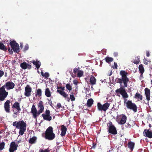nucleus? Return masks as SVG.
Wrapping results in <instances>:
<instances>
[{"instance_id": "obj_13", "label": "nucleus", "mask_w": 152, "mask_h": 152, "mask_svg": "<svg viewBox=\"0 0 152 152\" xmlns=\"http://www.w3.org/2000/svg\"><path fill=\"white\" fill-rule=\"evenodd\" d=\"M145 93L146 96V99L148 101L147 103H149V101L150 99L151 91L148 88H146L145 89Z\"/></svg>"}, {"instance_id": "obj_49", "label": "nucleus", "mask_w": 152, "mask_h": 152, "mask_svg": "<svg viewBox=\"0 0 152 152\" xmlns=\"http://www.w3.org/2000/svg\"><path fill=\"white\" fill-rule=\"evenodd\" d=\"M146 55L147 57H148L150 55V53L148 51H146Z\"/></svg>"}, {"instance_id": "obj_10", "label": "nucleus", "mask_w": 152, "mask_h": 152, "mask_svg": "<svg viewBox=\"0 0 152 152\" xmlns=\"http://www.w3.org/2000/svg\"><path fill=\"white\" fill-rule=\"evenodd\" d=\"M42 116L43 119L46 121H50L52 119V117L50 115V111L49 110H46L45 112V114H42Z\"/></svg>"}, {"instance_id": "obj_1", "label": "nucleus", "mask_w": 152, "mask_h": 152, "mask_svg": "<svg viewBox=\"0 0 152 152\" xmlns=\"http://www.w3.org/2000/svg\"><path fill=\"white\" fill-rule=\"evenodd\" d=\"M120 74L121 76V78L117 77L115 81L116 83H119L120 85L123 83L124 86L116 89L115 92L117 93L120 94L123 98L125 99L128 97V95L125 89V87H127V83L129 81V78L127 77L128 73L124 70H121L120 72Z\"/></svg>"}, {"instance_id": "obj_22", "label": "nucleus", "mask_w": 152, "mask_h": 152, "mask_svg": "<svg viewBox=\"0 0 152 152\" xmlns=\"http://www.w3.org/2000/svg\"><path fill=\"white\" fill-rule=\"evenodd\" d=\"M93 103L94 100L92 99H88L86 105L88 107H91Z\"/></svg>"}, {"instance_id": "obj_27", "label": "nucleus", "mask_w": 152, "mask_h": 152, "mask_svg": "<svg viewBox=\"0 0 152 152\" xmlns=\"http://www.w3.org/2000/svg\"><path fill=\"white\" fill-rule=\"evenodd\" d=\"M0 49L6 51L7 50L6 46H5L4 45L2 42H0Z\"/></svg>"}, {"instance_id": "obj_60", "label": "nucleus", "mask_w": 152, "mask_h": 152, "mask_svg": "<svg viewBox=\"0 0 152 152\" xmlns=\"http://www.w3.org/2000/svg\"><path fill=\"white\" fill-rule=\"evenodd\" d=\"M67 100L68 102H69V98H68Z\"/></svg>"}, {"instance_id": "obj_7", "label": "nucleus", "mask_w": 152, "mask_h": 152, "mask_svg": "<svg viewBox=\"0 0 152 152\" xmlns=\"http://www.w3.org/2000/svg\"><path fill=\"white\" fill-rule=\"evenodd\" d=\"M110 104V103L106 102L102 105L100 102H98L97 104L98 110L99 111L106 112L109 107Z\"/></svg>"}, {"instance_id": "obj_12", "label": "nucleus", "mask_w": 152, "mask_h": 152, "mask_svg": "<svg viewBox=\"0 0 152 152\" xmlns=\"http://www.w3.org/2000/svg\"><path fill=\"white\" fill-rule=\"evenodd\" d=\"M10 101L9 100H7L4 104V108L5 111L8 113L10 112Z\"/></svg>"}, {"instance_id": "obj_30", "label": "nucleus", "mask_w": 152, "mask_h": 152, "mask_svg": "<svg viewBox=\"0 0 152 152\" xmlns=\"http://www.w3.org/2000/svg\"><path fill=\"white\" fill-rule=\"evenodd\" d=\"M42 90L40 89H38L37 90V92L36 93V96H38L40 97L42 95Z\"/></svg>"}, {"instance_id": "obj_8", "label": "nucleus", "mask_w": 152, "mask_h": 152, "mask_svg": "<svg viewBox=\"0 0 152 152\" xmlns=\"http://www.w3.org/2000/svg\"><path fill=\"white\" fill-rule=\"evenodd\" d=\"M108 128V132L113 135H115L117 134V132L116 129L114 126L113 125L112 123L109 121L107 124Z\"/></svg>"}, {"instance_id": "obj_9", "label": "nucleus", "mask_w": 152, "mask_h": 152, "mask_svg": "<svg viewBox=\"0 0 152 152\" xmlns=\"http://www.w3.org/2000/svg\"><path fill=\"white\" fill-rule=\"evenodd\" d=\"M10 45L14 52L18 53L20 51V49L18 44L16 43L15 41H11Z\"/></svg>"}, {"instance_id": "obj_15", "label": "nucleus", "mask_w": 152, "mask_h": 152, "mask_svg": "<svg viewBox=\"0 0 152 152\" xmlns=\"http://www.w3.org/2000/svg\"><path fill=\"white\" fill-rule=\"evenodd\" d=\"M32 89L29 85H27L25 88V95L27 97H29L31 95Z\"/></svg>"}, {"instance_id": "obj_43", "label": "nucleus", "mask_w": 152, "mask_h": 152, "mask_svg": "<svg viewBox=\"0 0 152 152\" xmlns=\"http://www.w3.org/2000/svg\"><path fill=\"white\" fill-rule=\"evenodd\" d=\"M62 107L61 104L60 103H58L57 104L56 107L58 108L61 107Z\"/></svg>"}, {"instance_id": "obj_50", "label": "nucleus", "mask_w": 152, "mask_h": 152, "mask_svg": "<svg viewBox=\"0 0 152 152\" xmlns=\"http://www.w3.org/2000/svg\"><path fill=\"white\" fill-rule=\"evenodd\" d=\"M113 148L111 147L110 149L109 150L108 152H112L113 151Z\"/></svg>"}, {"instance_id": "obj_23", "label": "nucleus", "mask_w": 152, "mask_h": 152, "mask_svg": "<svg viewBox=\"0 0 152 152\" xmlns=\"http://www.w3.org/2000/svg\"><path fill=\"white\" fill-rule=\"evenodd\" d=\"M96 80L95 78L93 76H92L90 79V82L92 86L96 84Z\"/></svg>"}, {"instance_id": "obj_19", "label": "nucleus", "mask_w": 152, "mask_h": 152, "mask_svg": "<svg viewBox=\"0 0 152 152\" xmlns=\"http://www.w3.org/2000/svg\"><path fill=\"white\" fill-rule=\"evenodd\" d=\"M66 130L67 128L64 125H62L61 129V132L60 135L62 137L64 136L66 134Z\"/></svg>"}, {"instance_id": "obj_36", "label": "nucleus", "mask_w": 152, "mask_h": 152, "mask_svg": "<svg viewBox=\"0 0 152 152\" xmlns=\"http://www.w3.org/2000/svg\"><path fill=\"white\" fill-rule=\"evenodd\" d=\"M79 67L76 66L75 67V68L73 70V72L74 74H76L77 72H78V71H79Z\"/></svg>"}, {"instance_id": "obj_6", "label": "nucleus", "mask_w": 152, "mask_h": 152, "mask_svg": "<svg viewBox=\"0 0 152 152\" xmlns=\"http://www.w3.org/2000/svg\"><path fill=\"white\" fill-rule=\"evenodd\" d=\"M126 100L127 99H125L124 103L126 104L127 108L132 110L135 113L137 112V107L136 105L134 103H133L131 101L128 100L126 102Z\"/></svg>"}, {"instance_id": "obj_48", "label": "nucleus", "mask_w": 152, "mask_h": 152, "mask_svg": "<svg viewBox=\"0 0 152 152\" xmlns=\"http://www.w3.org/2000/svg\"><path fill=\"white\" fill-rule=\"evenodd\" d=\"M126 126L127 128H130L131 127V125L129 123H126Z\"/></svg>"}, {"instance_id": "obj_58", "label": "nucleus", "mask_w": 152, "mask_h": 152, "mask_svg": "<svg viewBox=\"0 0 152 152\" xmlns=\"http://www.w3.org/2000/svg\"><path fill=\"white\" fill-rule=\"evenodd\" d=\"M14 114L15 115H17L18 113L17 112H15L14 113Z\"/></svg>"}, {"instance_id": "obj_17", "label": "nucleus", "mask_w": 152, "mask_h": 152, "mask_svg": "<svg viewBox=\"0 0 152 152\" xmlns=\"http://www.w3.org/2000/svg\"><path fill=\"white\" fill-rule=\"evenodd\" d=\"M20 66L22 69H30L31 68V65L27 64L26 62H23L21 63L20 64Z\"/></svg>"}, {"instance_id": "obj_47", "label": "nucleus", "mask_w": 152, "mask_h": 152, "mask_svg": "<svg viewBox=\"0 0 152 152\" xmlns=\"http://www.w3.org/2000/svg\"><path fill=\"white\" fill-rule=\"evenodd\" d=\"M113 55L115 57H117L118 56V53L117 52H114L113 53Z\"/></svg>"}, {"instance_id": "obj_64", "label": "nucleus", "mask_w": 152, "mask_h": 152, "mask_svg": "<svg viewBox=\"0 0 152 152\" xmlns=\"http://www.w3.org/2000/svg\"><path fill=\"white\" fill-rule=\"evenodd\" d=\"M117 152H122L121 151H118Z\"/></svg>"}, {"instance_id": "obj_25", "label": "nucleus", "mask_w": 152, "mask_h": 152, "mask_svg": "<svg viewBox=\"0 0 152 152\" xmlns=\"http://www.w3.org/2000/svg\"><path fill=\"white\" fill-rule=\"evenodd\" d=\"M57 91L64 97L66 98L68 96V94H67L65 91L60 90L59 89H58L57 90Z\"/></svg>"}, {"instance_id": "obj_32", "label": "nucleus", "mask_w": 152, "mask_h": 152, "mask_svg": "<svg viewBox=\"0 0 152 152\" xmlns=\"http://www.w3.org/2000/svg\"><path fill=\"white\" fill-rule=\"evenodd\" d=\"M83 72L82 70H79L77 73V76L78 77H81L83 75Z\"/></svg>"}, {"instance_id": "obj_16", "label": "nucleus", "mask_w": 152, "mask_h": 152, "mask_svg": "<svg viewBox=\"0 0 152 152\" xmlns=\"http://www.w3.org/2000/svg\"><path fill=\"white\" fill-rule=\"evenodd\" d=\"M126 116L124 115H123L121 116V119L117 118V121L119 124L122 125L124 124L126 122Z\"/></svg>"}, {"instance_id": "obj_35", "label": "nucleus", "mask_w": 152, "mask_h": 152, "mask_svg": "<svg viewBox=\"0 0 152 152\" xmlns=\"http://www.w3.org/2000/svg\"><path fill=\"white\" fill-rule=\"evenodd\" d=\"M66 88L69 91L72 90V87L69 83L67 84L66 85Z\"/></svg>"}, {"instance_id": "obj_39", "label": "nucleus", "mask_w": 152, "mask_h": 152, "mask_svg": "<svg viewBox=\"0 0 152 152\" xmlns=\"http://www.w3.org/2000/svg\"><path fill=\"white\" fill-rule=\"evenodd\" d=\"M70 99H71V101H73L75 100V98L73 94L70 95Z\"/></svg>"}, {"instance_id": "obj_46", "label": "nucleus", "mask_w": 152, "mask_h": 152, "mask_svg": "<svg viewBox=\"0 0 152 152\" xmlns=\"http://www.w3.org/2000/svg\"><path fill=\"white\" fill-rule=\"evenodd\" d=\"M48 101L49 102H48V103H49L50 106H52L53 105V103L51 99H50V100H49Z\"/></svg>"}, {"instance_id": "obj_20", "label": "nucleus", "mask_w": 152, "mask_h": 152, "mask_svg": "<svg viewBox=\"0 0 152 152\" xmlns=\"http://www.w3.org/2000/svg\"><path fill=\"white\" fill-rule=\"evenodd\" d=\"M135 145L134 142L132 141L129 142L128 144V148L132 151L134 149Z\"/></svg>"}, {"instance_id": "obj_24", "label": "nucleus", "mask_w": 152, "mask_h": 152, "mask_svg": "<svg viewBox=\"0 0 152 152\" xmlns=\"http://www.w3.org/2000/svg\"><path fill=\"white\" fill-rule=\"evenodd\" d=\"M32 63L33 64L36 66V67L38 69L40 67L41 63L38 61H35L34 60L32 61Z\"/></svg>"}, {"instance_id": "obj_26", "label": "nucleus", "mask_w": 152, "mask_h": 152, "mask_svg": "<svg viewBox=\"0 0 152 152\" xmlns=\"http://www.w3.org/2000/svg\"><path fill=\"white\" fill-rule=\"evenodd\" d=\"M37 138L36 137H33L32 138H30L29 140V142L31 144H33L35 143L37 140Z\"/></svg>"}, {"instance_id": "obj_41", "label": "nucleus", "mask_w": 152, "mask_h": 152, "mask_svg": "<svg viewBox=\"0 0 152 152\" xmlns=\"http://www.w3.org/2000/svg\"><path fill=\"white\" fill-rule=\"evenodd\" d=\"M8 49V50L9 52L11 54H13V51H12V49H11L9 47H8L7 48Z\"/></svg>"}, {"instance_id": "obj_29", "label": "nucleus", "mask_w": 152, "mask_h": 152, "mask_svg": "<svg viewBox=\"0 0 152 152\" xmlns=\"http://www.w3.org/2000/svg\"><path fill=\"white\" fill-rule=\"evenodd\" d=\"M138 68L140 73H144L145 71V69L142 64L139 65Z\"/></svg>"}, {"instance_id": "obj_21", "label": "nucleus", "mask_w": 152, "mask_h": 152, "mask_svg": "<svg viewBox=\"0 0 152 152\" xmlns=\"http://www.w3.org/2000/svg\"><path fill=\"white\" fill-rule=\"evenodd\" d=\"M142 96L138 92H137L134 95V98L138 99L139 101L142 100Z\"/></svg>"}, {"instance_id": "obj_45", "label": "nucleus", "mask_w": 152, "mask_h": 152, "mask_svg": "<svg viewBox=\"0 0 152 152\" xmlns=\"http://www.w3.org/2000/svg\"><path fill=\"white\" fill-rule=\"evenodd\" d=\"M144 63L146 65H147L148 64V61L147 60L145 59L144 58L143 60Z\"/></svg>"}, {"instance_id": "obj_28", "label": "nucleus", "mask_w": 152, "mask_h": 152, "mask_svg": "<svg viewBox=\"0 0 152 152\" xmlns=\"http://www.w3.org/2000/svg\"><path fill=\"white\" fill-rule=\"evenodd\" d=\"M45 95L47 97H50L51 96V92L49 88L46 89L45 91Z\"/></svg>"}, {"instance_id": "obj_62", "label": "nucleus", "mask_w": 152, "mask_h": 152, "mask_svg": "<svg viewBox=\"0 0 152 152\" xmlns=\"http://www.w3.org/2000/svg\"><path fill=\"white\" fill-rule=\"evenodd\" d=\"M112 80H113V79L114 78V77H112Z\"/></svg>"}, {"instance_id": "obj_37", "label": "nucleus", "mask_w": 152, "mask_h": 152, "mask_svg": "<svg viewBox=\"0 0 152 152\" xmlns=\"http://www.w3.org/2000/svg\"><path fill=\"white\" fill-rule=\"evenodd\" d=\"M39 152H50V151L48 149H45V150L40 149Z\"/></svg>"}, {"instance_id": "obj_3", "label": "nucleus", "mask_w": 152, "mask_h": 152, "mask_svg": "<svg viewBox=\"0 0 152 152\" xmlns=\"http://www.w3.org/2000/svg\"><path fill=\"white\" fill-rule=\"evenodd\" d=\"M43 102L42 101H39L37 106L39 108V110L37 111L35 106L33 104L31 108V113L32 114L33 117L35 119H37V117L40 113L42 112L44 110V106L43 105Z\"/></svg>"}, {"instance_id": "obj_38", "label": "nucleus", "mask_w": 152, "mask_h": 152, "mask_svg": "<svg viewBox=\"0 0 152 152\" xmlns=\"http://www.w3.org/2000/svg\"><path fill=\"white\" fill-rule=\"evenodd\" d=\"M44 77H45V78L46 79L48 78L49 76V74L48 73L46 72L44 73Z\"/></svg>"}, {"instance_id": "obj_44", "label": "nucleus", "mask_w": 152, "mask_h": 152, "mask_svg": "<svg viewBox=\"0 0 152 152\" xmlns=\"http://www.w3.org/2000/svg\"><path fill=\"white\" fill-rule=\"evenodd\" d=\"M73 83L75 85H77L78 83V81L76 80H74L73 81Z\"/></svg>"}, {"instance_id": "obj_2", "label": "nucleus", "mask_w": 152, "mask_h": 152, "mask_svg": "<svg viewBox=\"0 0 152 152\" xmlns=\"http://www.w3.org/2000/svg\"><path fill=\"white\" fill-rule=\"evenodd\" d=\"M15 84L12 82L9 81L5 84L0 88V100L4 101L8 95V93L6 91L5 88L7 90H9L12 89L15 87Z\"/></svg>"}, {"instance_id": "obj_63", "label": "nucleus", "mask_w": 152, "mask_h": 152, "mask_svg": "<svg viewBox=\"0 0 152 152\" xmlns=\"http://www.w3.org/2000/svg\"><path fill=\"white\" fill-rule=\"evenodd\" d=\"M151 84H152V79L151 80Z\"/></svg>"}, {"instance_id": "obj_33", "label": "nucleus", "mask_w": 152, "mask_h": 152, "mask_svg": "<svg viewBox=\"0 0 152 152\" xmlns=\"http://www.w3.org/2000/svg\"><path fill=\"white\" fill-rule=\"evenodd\" d=\"M5 143L4 142H2L0 143V150L2 151L4 148Z\"/></svg>"}, {"instance_id": "obj_59", "label": "nucleus", "mask_w": 152, "mask_h": 152, "mask_svg": "<svg viewBox=\"0 0 152 152\" xmlns=\"http://www.w3.org/2000/svg\"><path fill=\"white\" fill-rule=\"evenodd\" d=\"M149 127L151 128V124H149Z\"/></svg>"}, {"instance_id": "obj_57", "label": "nucleus", "mask_w": 152, "mask_h": 152, "mask_svg": "<svg viewBox=\"0 0 152 152\" xmlns=\"http://www.w3.org/2000/svg\"><path fill=\"white\" fill-rule=\"evenodd\" d=\"M7 74L6 72H5V77H7Z\"/></svg>"}, {"instance_id": "obj_52", "label": "nucleus", "mask_w": 152, "mask_h": 152, "mask_svg": "<svg viewBox=\"0 0 152 152\" xmlns=\"http://www.w3.org/2000/svg\"><path fill=\"white\" fill-rule=\"evenodd\" d=\"M112 74V71L111 70L110 72V74L109 75V76H111Z\"/></svg>"}, {"instance_id": "obj_56", "label": "nucleus", "mask_w": 152, "mask_h": 152, "mask_svg": "<svg viewBox=\"0 0 152 152\" xmlns=\"http://www.w3.org/2000/svg\"><path fill=\"white\" fill-rule=\"evenodd\" d=\"M62 88V87H58V89H61Z\"/></svg>"}, {"instance_id": "obj_18", "label": "nucleus", "mask_w": 152, "mask_h": 152, "mask_svg": "<svg viewBox=\"0 0 152 152\" xmlns=\"http://www.w3.org/2000/svg\"><path fill=\"white\" fill-rule=\"evenodd\" d=\"M12 108L16 109L18 111V112L19 113H20V111H21V109L20 106V104L18 102H15L12 105Z\"/></svg>"}, {"instance_id": "obj_14", "label": "nucleus", "mask_w": 152, "mask_h": 152, "mask_svg": "<svg viewBox=\"0 0 152 152\" xmlns=\"http://www.w3.org/2000/svg\"><path fill=\"white\" fill-rule=\"evenodd\" d=\"M150 129H145L143 132V134L144 135L149 138H152V131H150Z\"/></svg>"}, {"instance_id": "obj_4", "label": "nucleus", "mask_w": 152, "mask_h": 152, "mask_svg": "<svg viewBox=\"0 0 152 152\" xmlns=\"http://www.w3.org/2000/svg\"><path fill=\"white\" fill-rule=\"evenodd\" d=\"M12 124L16 128L20 129L19 132L20 135H23L24 134L26 130V124L23 120L19 121L18 122H14Z\"/></svg>"}, {"instance_id": "obj_40", "label": "nucleus", "mask_w": 152, "mask_h": 152, "mask_svg": "<svg viewBox=\"0 0 152 152\" xmlns=\"http://www.w3.org/2000/svg\"><path fill=\"white\" fill-rule=\"evenodd\" d=\"M28 48L29 47L28 44L26 45L23 49V51H26L28 49Z\"/></svg>"}, {"instance_id": "obj_34", "label": "nucleus", "mask_w": 152, "mask_h": 152, "mask_svg": "<svg viewBox=\"0 0 152 152\" xmlns=\"http://www.w3.org/2000/svg\"><path fill=\"white\" fill-rule=\"evenodd\" d=\"M106 61L107 63H109L113 61V58L111 57H107L105 58Z\"/></svg>"}, {"instance_id": "obj_55", "label": "nucleus", "mask_w": 152, "mask_h": 152, "mask_svg": "<svg viewBox=\"0 0 152 152\" xmlns=\"http://www.w3.org/2000/svg\"><path fill=\"white\" fill-rule=\"evenodd\" d=\"M41 74L42 75L43 77L44 76V74L43 73V72H41Z\"/></svg>"}, {"instance_id": "obj_53", "label": "nucleus", "mask_w": 152, "mask_h": 152, "mask_svg": "<svg viewBox=\"0 0 152 152\" xmlns=\"http://www.w3.org/2000/svg\"><path fill=\"white\" fill-rule=\"evenodd\" d=\"M61 89V91H63L64 90H65V87H62V88Z\"/></svg>"}, {"instance_id": "obj_61", "label": "nucleus", "mask_w": 152, "mask_h": 152, "mask_svg": "<svg viewBox=\"0 0 152 152\" xmlns=\"http://www.w3.org/2000/svg\"><path fill=\"white\" fill-rule=\"evenodd\" d=\"M20 47H21V48H22L23 47V46L22 45H20Z\"/></svg>"}, {"instance_id": "obj_5", "label": "nucleus", "mask_w": 152, "mask_h": 152, "mask_svg": "<svg viewBox=\"0 0 152 152\" xmlns=\"http://www.w3.org/2000/svg\"><path fill=\"white\" fill-rule=\"evenodd\" d=\"M42 136L45 139L49 140H53L55 137V134L53 133V128L51 126L49 127L46 130L45 133H43Z\"/></svg>"}, {"instance_id": "obj_11", "label": "nucleus", "mask_w": 152, "mask_h": 152, "mask_svg": "<svg viewBox=\"0 0 152 152\" xmlns=\"http://www.w3.org/2000/svg\"><path fill=\"white\" fill-rule=\"evenodd\" d=\"M10 147L9 150L10 152H14V151L17 149L18 146V144H16L15 142H12L10 144Z\"/></svg>"}, {"instance_id": "obj_42", "label": "nucleus", "mask_w": 152, "mask_h": 152, "mask_svg": "<svg viewBox=\"0 0 152 152\" xmlns=\"http://www.w3.org/2000/svg\"><path fill=\"white\" fill-rule=\"evenodd\" d=\"M117 64L116 63L114 62V66H113V69H117Z\"/></svg>"}, {"instance_id": "obj_54", "label": "nucleus", "mask_w": 152, "mask_h": 152, "mask_svg": "<svg viewBox=\"0 0 152 152\" xmlns=\"http://www.w3.org/2000/svg\"><path fill=\"white\" fill-rule=\"evenodd\" d=\"M93 146L92 148L94 149V148H95L96 147V145H94V143L93 144Z\"/></svg>"}, {"instance_id": "obj_51", "label": "nucleus", "mask_w": 152, "mask_h": 152, "mask_svg": "<svg viewBox=\"0 0 152 152\" xmlns=\"http://www.w3.org/2000/svg\"><path fill=\"white\" fill-rule=\"evenodd\" d=\"M140 78H143V73H140Z\"/></svg>"}, {"instance_id": "obj_31", "label": "nucleus", "mask_w": 152, "mask_h": 152, "mask_svg": "<svg viewBox=\"0 0 152 152\" xmlns=\"http://www.w3.org/2000/svg\"><path fill=\"white\" fill-rule=\"evenodd\" d=\"M140 61V58L138 56L136 57L134 60L133 63L136 64H138L139 63Z\"/></svg>"}]
</instances>
